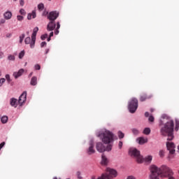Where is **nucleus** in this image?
<instances>
[{"mask_svg": "<svg viewBox=\"0 0 179 179\" xmlns=\"http://www.w3.org/2000/svg\"><path fill=\"white\" fill-rule=\"evenodd\" d=\"M129 155L136 159L137 163H143V157L141 155V152L136 148H131L129 150Z\"/></svg>", "mask_w": 179, "mask_h": 179, "instance_id": "5", "label": "nucleus"}, {"mask_svg": "<svg viewBox=\"0 0 179 179\" xmlns=\"http://www.w3.org/2000/svg\"><path fill=\"white\" fill-rule=\"evenodd\" d=\"M61 27V24H59V22H57V28L55 31V34L57 35L59 34V29Z\"/></svg>", "mask_w": 179, "mask_h": 179, "instance_id": "21", "label": "nucleus"}, {"mask_svg": "<svg viewBox=\"0 0 179 179\" xmlns=\"http://www.w3.org/2000/svg\"><path fill=\"white\" fill-rule=\"evenodd\" d=\"M3 146H5V142H2L1 143H0V150L1 149H2V148H3Z\"/></svg>", "mask_w": 179, "mask_h": 179, "instance_id": "45", "label": "nucleus"}, {"mask_svg": "<svg viewBox=\"0 0 179 179\" xmlns=\"http://www.w3.org/2000/svg\"><path fill=\"white\" fill-rule=\"evenodd\" d=\"M8 116H3L1 117V122L2 124H6L8 122Z\"/></svg>", "mask_w": 179, "mask_h": 179, "instance_id": "22", "label": "nucleus"}, {"mask_svg": "<svg viewBox=\"0 0 179 179\" xmlns=\"http://www.w3.org/2000/svg\"><path fill=\"white\" fill-rule=\"evenodd\" d=\"M20 5L21 6H24V0H20Z\"/></svg>", "mask_w": 179, "mask_h": 179, "instance_id": "42", "label": "nucleus"}, {"mask_svg": "<svg viewBox=\"0 0 179 179\" xmlns=\"http://www.w3.org/2000/svg\"><path fill=\"white\" fill-rule=\"evenodd\" d=\"M150 179H159L161 177H169V179H175L173 176V171L167 166L162 165L158 168L155 165H151L150 168Z\"/></svg>", "mask_w": 179, "mask_h": 179, "instance_id": "2", "label": "nucleus"}, {"mask_svg": "<svg viewBox=\"0 0 179 179\" xmlns=\"http://www.w3.org/2000/svg\"><path fill=\"white\" fill-rule=\"evenodd\" d=\"M20 15H26V11L24 10V9L21 8L20 10Z\"/></svg>", "mask_w": 179, "mask_h": 179, "instance_id": "38", "label": "nucleus"}, {"mask_svg": "<svg viewBox=\"0 0 179 179\" xmlns=\"http://www.w3.org/2000/svg\"><path fill=\"white\" fill-rule=\"evenodd\" d=\"M24 72V69H21L18 71V72H14L13 76L15 79H17V78H20V76H22Z\"/></svg>", "mask_w": 179, "mask_h": 179, "instance_id": "14", "label": "nucleus"}, {"mask_svg": "<svg viewBox=\"0 0 179 179\" xmlns=\"http://www.w3.org/2000/svg\"><path fill=\"white\" fill-rule=\"evenodd\" d=\"M138 110V99L133 98L129 103V111L134 114Z\"/></svg>", "mask_w": 179, "mask_h": 179, "instance_id": "6", "label": "nucleus"}, {"mask_svg": "<svg viewBox=\"0 0 179 179\" xmlns=\"http://www.w3.org/2000/svg\"><path fill=\"white\" fill-rule=\"evenodd\" d=\"M101 159V164H103V166H106V164H108V159H107V157H106L104 154H102Z\"/></svg>", "mask_w": 179, "mask_h": 179, "instance_id": "16", "label": "nucleus"}, {"mask_svg": "<svg viewBox=\"0 0 179 179\" xmlns=\"http://www.w3.org/2000/svg\"><path fill=\"white\" fill-rule=\"evenodd\" d=\"M178 152H179V145L178 146Z\"/></svg>", "mask_w": 179, "mask_h": 179, "instance_id": "55", "label": "nucleus"}, {"mask_svg": "<svg viewBox=\"0 0 179 179\" xmlns=\"http://www.w3.org/2000/svg\"><path fill=\"white\" fill-rule=\"evenodd\" d=\"M127 179H136V178H135V176H129L127 177Z\"/></svg>", "mask_w": 179, "mask_h": 179, "instance_id": "46", "label": "nucleus"}, {"mask_svg": "<svg viewBox=\"0 0 179 179\" xmlns=\"http://www.w3.org/2000/svg\"><path fill=\"white\" fill-rule=\"evenodd\" d=\"M3 16L6 20H9V19L12 18V12L7 11L3 14Z\"/></svg>", "mask_w": 179, "mask_h": 179, "instance_id": "17", "label": "nucleus"}, {"mask_svg": "<svg viewBox=\"0 0 179 179\" xmlns=\"http://www.w3.org/2000/svg\"><path fill=\"white\" fill-rule=\"evenodd\" d=\"M179 129V120H176V127H175V131H178Z\"/></svg>", "mask_w": 179, "mask_h": 179, "instance_id": "28", "label": "nucleus"}, {"mask_svg": "<svg viewBox=\"0 0 179 179\" xmlns=\"http://www.w3.org/2000/svg\"><path fill=\"white\" fill-rule=\"evenodd\" d=\"M160 127L164 125L161 128V134L163 136H168V141H173L174 136L173 135V132H174V121L171 120L167 115H162L160 122Z\"/></svg>", "mask_w": 179, "mask_h": 179, "instance_id": "1", "label": "nucleus"}, {"mask_svg": "<svg viewBox=\"0 0 179 179\" xmlns=\"http://www.w3.org/2000/svg\"><path fill=\"white\" fill-rule=\"evenodd\" d=\"M24 34H22L20 36V44H22V43H23V40H24Z\"/></svg>", "mask_w": 179, "mask_h": 179, "instance_id": "30", "label": "nucleus"}, {"mask_svg": "<svg viewBox=\"0 0 179 179\" xmlns=\"http://www.w3.org/2000/svg\"><path fill=\"white\" fill-rule=\"evenodd\" d=\"M6 80L5 78L0 79V87H1V86H2L3 85V83H5Z\"/></svg>", "mask_w": 179, "mask_h": 179, "instance_id": "36", "label": "nucleus"}, {"mask_svg": "<svg viewBox=\"0 0 179 179\" xmlns=\"http://www.w3.org/2000/svg\"><path fill=\"white\" fill-rule=\"evenodd\" d=\"M6 79L7 82H8V83H10V82L12 81V80H10V76H9V74L6 75Z\"/></svg>", "mask_w": 179, "mask_h": 179, "instance_id": "32", "label": "nucleus"}, {"mask_svg": "<svg viewBox=\"0 0 179 179\" xmlns=\"http://www.w3.org/2000/svg\"><path fill=\"white\" fill-rule=\"evenodd\" d=\"M134 135H138L139 134V130L136 129H131Z\"/></svg>", "mask_w": 179, "mask_h": 179, "instance_id": "31", "label": "nucleus"}, {"mask_svg": "<svg viewBox=\"0 0 179 179\" xmlns=\"http://www.w3.org/2000/svg\"><path fill=\"white\" fill-rule=\"evenodd\" d=\"M10 104L11 107H14L15 108H16V107H17V104H19V101H17V99L15 98H11L10 99Z\"/></svg>", "mask_w": 179, "mask_h": 179, "instance_id": "13", "label": "nucleus"}, {"mask_svg": "<svg viewBox=\"0 0 179 179\" xmlns=\"http://www.w3.org/2000/svg\"><path fill=\"white\" fill-rule=\"evenodd\" d=\"M8 59L9 61H15V56H14V55H8Z\"/></svg>", "mask_w": 179, "mask_h": 179, "instance_id": "29", "label": "nucleus"}, {"mask_svg": "<svg viewBox=\"0 0 179 179\" xmlns=\"http://www.w3.org/2000/svg\"><path fill=\"white\" fill-rule=\"evenodd\" d=\"M96 149L100 153H103V152H111L113 149V144H108L106 147L104 145L99 142L96 145Z\"/></svg>", "mask_w": 179, "mask_h": 179, "instance_id": "4", "label": "nucleus"}, {"mask_svg": "<svg viewBox=\"0 0 179 179\" xmlns=\"http://www.w3.org/2000/svg\"><path fill=\"white\" fill-rule=\"evenodd\" d=\"M35 69L36 71H40V69H41V66H40V64H36Z\"/></svg>", "mask_w": 179, "mask_h": 179, "instance_id": "37", "label": "nucleus"}, {"mask_svg": "<svg viewBox=\"0 0 179 179\" xmlns=\"http://www.w3.org/2000/svg\"><path fill=\"white\" fill-rule=\"evenodd\" d=\"M27 97V92H24L19 97L18 99V104L19 106H22L24 103H26V99Z\"/></svg>", "mask_w": 179, "mask_h": 179, "instance_id": "9", "label": "nucleus"}, {"mask_svg": "<svg viewBox=\"0 0 179 179\" xmlns=\"http://www.w3.org/2000/svg\"><path fill=\"white\" fill-rule=\"evenodd\" d=\"M59 16V13L57 11H51L48 15V19H49L52 22H55Z\"/></svg>", "mask_w": 179, "mask_h": 179, "instance_id": "8", "label": "nucleus"}, {"mask_svg": "<svg viewBox=\"0 0 179 179\" xmlns=\"http://www.w3.org/2000/svg\"><path fill=\"white\" fill-rule=\"evenodd\" d=\"M137 141L139 143V145H143L148 143V139H145L143 137H140L137 138Z\"/></svg>", "mask_w": 179, "mask_h": 179, "instance_id": "19", "label": "nucleus"}, {"mask_svg": "<svg viewBox=\"0 0 179 179\" xmlns=\"http://www.w3.org/2000/svg\"><path fill=\"white\" fill-rule=\"evenodd\" d=\"M1 23H2V24L5 23V20H1Z\"/></svg>", "mask_w": 179, "mask_h": 179, "instance_id": "50", "label": "nucleus"}, {"mask_svg": "<svg viewBox=\"0 0 179 179\" xmlns=\"http://www.w3.org/2000/svg\"><path fill=\"white\" fill-rule=\"evenodd\" d=\"M36 10H33L31 13H29L27 15L28 20H31L32 19H36Z\"/></svg>", "mask_w": 179, "mask_h": 179, "instance_id": "18", "label": "nucleus"}, {"mask_svg": "<svg viewBox=\"0 0 179 179\" xmlns=\"http://www.w3.org/2000/svg\"><path fill=\"white\" fill-rule=\"evenodd\" d=\"M76 175H77L78 179H82V176H80V172L78 171L76 173Z\"/></svg>", "mask_w": 179, "mask_h": 179, "instance_id": "43", "label": "nucleus"}, {"mask_svg": "<svg viewBox=\"0 0 179 179\" xmlns=\"http://www.w3.org/2000/svg\"><path fill=\"white\" fill-rule=\"evenodd\" d=\"M33 75V73H31L29 75V78H31V76H32Z\"/></svg>", "mask_w": 179, "mask_h": 179, "instance_id": "54", "label": "nucleus"}, {"mask_svg": "<svg viewBox=\"0 0 179 179\" xmlns=\"http://www.w3.org/2000/svg\"><path fill=\"white\" fill-rule=\"evenodd\" d=\"M160 157H164V150H161L159 152Z\"/></svg>", "mask_w": 179, "mask_h": 179, "instance_id": "34", "label": "nucleus"}, {"mask_svg": "<svg viewBox=\"0 0 179 179\" xmlns=\"http://www.w3.org/2000/svg\"><path fill=\"white\" fill-rule=\"evenodd\" d=\"M47 45V42L44 41L41 43V47L43 48V47H45Z\"/></svg>", "mask_w": 179, "mask_h": 179, "instance_id": "41", "label": "nucleus"}, {"mask_svg": "<svg viewBox=\"0 0 179 179\" xmlns=\"http://www.w3.org/2000/svg\"><path fill=\"white\" fill-rule=\"evenodd\" d=\"M153 95L152 94H146L143 93L140 96V101H146V100H149V99H152Z\"/></svg>", "mask_w": 179, "mask_h": 179, "instance_id": "11", "label": "nucleus"}, {"mask_svg": "<svg viewBox=\"0 0 179 179\" xmlns=\"http://www.w3.org/2000/svg\"><path fill=\"white\" fill-rule=\"evenodd\" d=\"M48 41H51V37L48 38Z\"/></svg>", "mask_w": 179, "mask_h": 179, "instance_id": "51", "label": "nucleus"}, {"mask_svg": "<svg viewBox=\"0 0 179 179\" xmlns=\"http://www.w3.org/2000/svg\"><path fill=\"white\" fill-rule=\"evenodd\" d=\"M145 117H149V112H145Z\"/></svg>", "mask_w": 179, "mask_h": 179, "instance_id": "48", "label": "nucleus"}, {"mask_svg": "<svg viewBox=\"0 0 179 179\" xmlns=\"http://www.w3.org/2000/svg\"><path fill=\"white\" fill-rule=\"evenodd\" d=\"M38 31V27H35L34 29L32 35H31V48H34L36 44V36H37V32Z\"/></svg>", "mask_w": 179, "mask_h": 179, "instance_id": "7", "label": "nucleus"}, {"mask_svg": "<svg viewBox=\"0 0 179 179\" xmlns=\"http://www.w3.org/2000/svg\"><path fill=\"white\" fill-rule=\"evenodd\" d=\"M57 24H55V21H50L47 25L48 31H52L54 29H55Z\"/></svg>", "mask_w": 179, "mask_h": 179, "instance_id": "12", "label": "nucleus"}, {"mask_svg": "<svg viewBox=\"0 0 179 179\" xmlns=\"http://www.w3.org/2000/svg\"><path fill=\"white\" fill-rule=\"evenodd\" d=\"M47 37H48V34H45L43 35H41V40H45V38H47Z\"/></svg>", "mask_w": 179, "mask_h": 179, "instance_id": "35", "label": "nucleus"}, {"mask_svg": "<svg viewBox=\"0 0 179 179\" xmlns=\"http://www.w3.org/2000/svg\"><path fill=\"white\" fill-rule=\"evenodd\" d=\"M152 156H148L145 158V161L146 162H152Z\"/></svg>", "mask_w": 179, "mask_h": 179, "instance_id": "39", "label": "nucleus"}, {"mask_svg": "<svg viewBox=\"0 0 179 179\" xmlns=\"http://www.w3.org/2000/svg\"><path fill=\"white\" fill-rule=\"evenodd\" d=\"M50 51V49H47L45 51V54H47Z\"/></svg>", "mask_w": 179, "mask_h": 179, "instance_id": "53", "label": "nucleus"}, {"mask_svg": "<svg viewBox=\"0 0 179 179\" xmlns=\"http://www.w3.org/2000/svg\"><path fill=\"white\" fill-rule=\"evenodd\" d=\"M24 43L25 44H29V45L31 46V38L30 37H27L24 40Z\"/></svg>", "mask_w": 179, "mask_h": 179, "instance_id": "23", "label": "nucleus"}, {"mask_svg": "<svg viewBox=\"0 0 179 179\" xmlns=\"http://www.w3.org/2000/svg\"><path fill=\"white\" fill-rule=\"evenodd\" d=\"M93 148H94V145H93V141H91L90 142V148L87 150L88 155H93L96 152Z\"/></svg>", "mask_w": 179, "mask_h": 179, "instance_id": "15", "label": "nucleus"}, {"mask_svg": "<svg viewBox=\"0 0 179 179\" xmlns=\"http://www.w3.org/2000/svg\"><path fill=\"white\" fill-rule=\"evenodd\" d=\"M17 20H19L20 22H22V20H23V16H22V15H17Z\"/></svg>", "mask_w": 179, "mask_h": 179, "instance_id": "40", "label": "nucleus"}, {"mask_svg": "<svg viewBox=\"0 0 179 179\" xmlns=\"http://www.w3.org/2000/svg\"><path fill=\"white\" fill-rule=\"evenodd\" d=\"M148 121H150V122H155V117H153L152 115H150L148 118Z\"/></svg>", "mask_w": 179, "mask_h": 179, "instance_id": "33", "label": "nucleus"}, {"mask_svg": "<svg viewBox=\"0 0 179 179\" xmlns=\"http://www.w3.org/2000/svg\"><path fill=\"white\" fill-rule=\"evenodd\" d=\"M118 146H119V149H122V141H120L119 142Z\"/></svg>", "mask_w": 179, "mask_h": 179, "instance_id": "44", "label": "nucleus"}, {"mask_svg": "<svg viewBox=\"0 0 179 179\" xmlns=\"http://www.w3.org/2000/svg\"><path fill=\"white\" fill-rule=\"evenodd\" d=\"M145 135H149L150 134V128H145L143 131Z\"/></svg>", "mask_w": 179, "mask_h": 179, "instance_id": "24", "label": "nucleus"}, {"mask_svg": "<svg viewBox=\"0 0 179 179\" xmlns=\"http://www.w3.org/2000/svg\"><path fill=\"white\" fill-rule=\"evenodd\" d=\"M38 9L39 10H43L44 9V4L43 3H41L38 5Z\"/></svg>", "mask_w": 179, "mask_h": 179, "instance_id": "27", "label": "nucleus"}, {"mask_svg": "<svg viewBox=\"0 0 179 179\" xmlns=\"http://www.w3.org/2000/svg\"><path fill=\"white\" fill-rule=\"evenodd\" d=\"M52 36H54V32L53 31L50 32L49 37H52Z\"/></svg>", "mask_w": 179, "mask_h": 179, "instance_id": "49", "label": "nucleus"}, {"mask_svg": "<svg viewBox=\"0 0 179 179\" xmlns=\"http://www.w3.org/2000/svg\"><path fill=\"white\" fill-rule=\"evenodd\" d=\"M14 1H17V0H14Z\"/></svg>", "mask_w": 179, "mask_h": 179, "instance_id": "56", "label": "nucleus"}, {"mask_svg": "<svg viewBox=\"0 0 179 179\" xmlns=\"http://www.w3.org/2000/svg\"><path fill=\"white\" fill-rule=\"evenodd\" d=\"M117 135H118L120 139H122V138H124V136H125L124 133H122V131H118Z\"/></svg>", "mask_w": 179, "mask_h": 179, "instance_id": "25", "label": "nucleus"}, {"mask_svg": "<svg viewBox=\"0 0 179 179\" xmlns=\"http://www.w3.org/2000/svg\"><path fill=\"white\" fill-rule=\"evenodd\" d=\"M49 1H51V0H49Z\"/></svg>", "mask_w": 179, "mask_h": 179, "instance_id": "57", "label": "nucleus"}, {"mask_svg": "<svg viewBox=\"0 0 179 179\" xmlns=\"http://www.w3.org/2000/svg\"><path fill=\"white\" fill-rule=\"evenodd\" d=\"M166 148L169 151L170 155H174V153H176V145L173 143H166Z\"/></svg>", "mask_w": 179, "mask_h": 179, "instance_id": "10", "label": "nucleus"}, {"mask_svg": "<svg viewBox=\"0 0 179 179\" xmlns=\"http://www.w3.org/2000/svg\"><path fill=\"white\" fill-rule=\"evenodd\" d=\"M23 57H24V50H22L18 55L20 59H22Z\"/></svg>", "mask_w": 179, "mask_h": 179, "instance_id": "26", "label": "nucleus"}, {"mask_svg": "<svg viewBox=\"0 0 179 179\" xmlns=\"http://www.w3.org/2000/svg\"><path fill=\"white\" fill-rule=\"evenodd\" d=\"M99 136L106 145H113L114 142V134L108 130L101 132L99 134Z\"/></svg>", "mask_w": 179, "mask_h": 179, "instance_id": "3", "label": "nucleus"}, {"mask_svg": "<svg viewBox=\"0 0 179 179\" xmlns=\"http://www.w3.org/2000/svg\"><path fill=\"white\" fill-rule=\"evenodd\" d=\"M30 85L31 86H36V85H37V77L34 76L31 78Z\"/></svg>", "mask_w": 179, "mask_h": 179, "instance_id": "20", "label": "nucleus"}, {"mask_svg": "<svg viewBox=\"0 0 179 179\" xmlns=\"http://www.w3.org/2000/svg\"><path fill=\"white\" fill-rule=\"evenodd\" d=\"M153 111H155V109L150 108V112H151V113H153Z\"/></svg>", "mask_w": 179, "mask_h": 179, "instance_id": "52", "label": "nucleus"}, {"mask_svg": "<svg viewBox=\"0 0 179 179\" xmlns=\"http://www.w3.org/2000/svg\"><path fill=\"white\" fill-rule=\"evenodd\" d=\"M48 15V11H43V16H47Z\"/></svg>", "mask_w": 179, "mask_h": 179, "instance_id": "47", "label": "nucleus"}]
</instances>
